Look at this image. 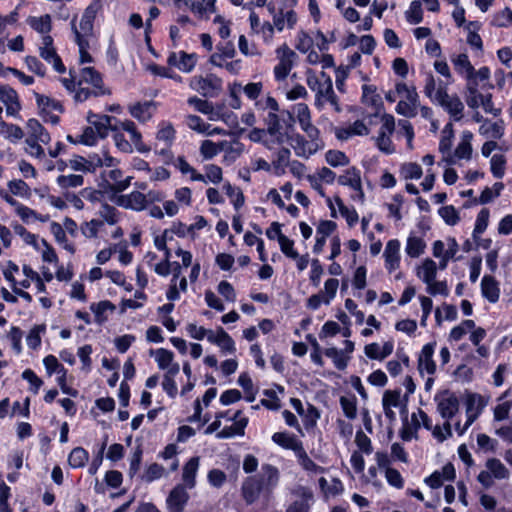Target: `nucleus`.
<instances>
[{
    "instance_id": "obj_26",
    "label": "nucleus",
    "mask_w": 512,
    "mask_h": 512,
    "mask_svg": "<svg viewBox=\"0 0 512 512\" xmlns=\"http://www.w3.org/2000/svg\"><path fill=\"white\" fill-rule=\"evenodd\" d=\"M401 406L402 401L400 390H386L383 393L382 407L387 419L394 421L396 419L394 408H400Z\"/></svg>"
},
{
    "instance_id": "obj_64",
    "label": "nucleus",
    "mask_w": 512,
    "mask_h": 512,
    "mask_svg": "<svg viewBox=\"0 0 512 512\" xmlns=\"http://www.w3.org/2000/svg\"><path fill=\"white\" fill-rule=\"evenodd\" d=\"M493 26L498 28H507L512 26V9L505 7L496 12L491 20Z\"/></svg>"
},
{
    "instance_id": "obj_13",
    "label": "nucleus",
    "mask_w": 512,
    "mask_h": 512,
    "mask_svg": "<svg viewBox=\"0 0 512 512\" xmlns=\"http://www.w3.org/2000/svg\"><path fill=\"white\" fill-rule=\"evenodd\" d=\"M473 139V134L470 131H463L460 137V142L458 143L454 153H451L448 156L443 157V161L447 164H456L459 160H469L472 156V145L471 141Z\"/></svg>"
},
{
    "instance_id": "obj_10",
    "label": "nucleus",
    "mask_w": 512,
    "mask_h": 512,
    "mask_svg": "<svg viewBox=\"0 0 512 512\" xmlns=\"http://www.w3.org/2000/svg\"><path fill=\"white\" fill-rule=\"evenodd\" d=\"M35 99L44 121L51 124H57L59 121V114L63 111V107L60 102L39 93H35Z\"/></svg>"
},
{
    "instance_id": "obj_57",
    "label": "nucleus",
    "mask_w": 512,
    "mask_h": 512,
    "mask_svg": "<svg viewBox=\"0 0 512 512\" xmlns=\"http://www.w3.org/2000/svg\"><path fill=\"white\" fill-rule=\"evenodd\" d=\"M27 23L32 29L40 34H43L44 36L48 35L52 28L51 16L48 14L42 15L40 17H28Z\"/></svg>"
},
{
    "instance_id": "obj_39",
    "label": "nucleus",
    "mask_w": 512,
    "mask_h": 512,
    "mask_svg": "<svg viewBox=\"0 0 512 512\" xmlns=\"http://www.w3.org/2000/svg\"><path fill=\"white\" fill-rule=\"evenodd\" d=\"M200 465V458L198 456L190 458L183 466L182 480L185 487L193 489L196 486V476Z\"/></svg>"
},
{
    "instance_id": "obj_5",
    "label": "nucleus",
    "mask_w": 512,
    "mask_h": 512,
    "mask_svg": "<svg viewBox=\"0 0 512 512\" xmlns=\"http://www.w3.org/2000/svg\"><path fill=\"white\" fill-rule=\"evenodd\" d=\"M264 122L266 125L264 129L265 147L267 149L273 150L288 141L290 135L277 114L268 113L264 118Z\"/></svg>"
},
{
    "instance_id": "obj_21",
    "label": "nucleus",
    "mask_w": 512,
    "mask_h": 512,
    "mask_svg": "<svg viewBox=\"0 0 512 512\" xmlns=\"http://www.w3.org/2000/svg\"><path fill=\"white\" fill-rule=\"evenodd\" d=\"M187 489L184 485L178 484L170 491L166 499L167 511L184 510L190 498Z\"/></svg>"
},
{
    "instance_id": "obj_44",
    "label": "nucleus",
    "mask_w": 512,
    "mask_h": 512,
    "mask_svg": "<svg viewBox=\"0 0 512 512\" xmlns=\"http://www.w3.org/2000/svg\"><path fill=\"white\" fill-rule=\"evenodd\" d=\"M447 93L446 87L440 82L436 83L435 78L432 75H429L426 78L425 86H424V94L433 102L437 103L440 99H443L444 95Z\"/></svg>"
},
{
    "instance_id": "obj_58",
    "label": "nucleus",
    "mask_w": 512,
    "mask_h": 512,
    "mask_svg": "<svg viewBox=\"0 0 512 512\" xmlns=\"http://www.w3.org/2000/svg\"><path fill=\"white\" fill-rule=\"evenodd\" d=\"M175 129L170 122H161L158 126L156 139L164 143L165 146H171L175 139Z\"/></svg>"
},
{
    "instance_id": "obj_54",
    "label": "nucleus",
    "mask_w": 512,
    "mask_h": 512,
    "mask_svg": "<svg viewBox=\"0 0 512 512\" xmlns=\"http://www.w3.org/2000/svg\"><path fill=\"white\" fill-rule=\"evenodd\" d=\"M399 175L403 180H418L423 175L422 167L416 162H404L399 167Z\"/></svg>"
},
{
    "instance_id": "obj_1",
    "label": "nucleus",
    "mask_w": 512,
    "mask_h": 512,
    "mask_svg": "<svg viewBox=\"0 0 512 512\" xmlns=\"http://www.w3.org/2000/svg\"><path fill=\"white\" fill-rule=\"evenodd\" d=\"M59 81L77 103L110 94L103 84L101 74L91 66L81 68L77 77L70 72L69 77H61Z\"/></svg>"
},
{
    "instance_id": "obj_3",
    "label": "nucleus",
    "mask_w": 512,
    "mask_h": 512,
    "mask_svg": "<svg viewBox=\"0 0 512 512\" xmlns=\"http://www.w3.org/2000/svg\"><path fill=\"white\" fill-rule=\"evenodd\" d=\"M305 76L307 86L315 93V107L322 110L326 104H330L336 112H340L341 108L334 92L330 76L325 72H321L320 75H317L312 69H307Z\"/></svg>"
},
{
    "instance_id": "obj_18",
    "label": "nucleus",
    "mask_w": 512,
    "mask_h": 512,
    "mask_svg": "<svg viewBox=\"0 0 512 512\" xmlns=\"http://www.w3.org/2000/svg\"><path fill=\"white\" fill-rule=\"evenodd\" d=\"M435 342L425 344L418 356V371L424 376L427 374L428 376H433L436 373L437 367L436 363L433 360V355L435 352Z\"/></svg>"
},
{
    "instance_id": "obj_2",
    "label": "nucleus",
    "mask_w": 512,
    "mask_h": 512,
    "mask_svg": "<svg viewBox=\"0 0 512 512\" xmlns=\"http://www.w3.org/2000/svg\"><path fill=\"white\" fill-rule=\"evenodd\" d=\"M103 4L101 0H92L84 9L79 21L74 16L70 22L74 41L79 50V62L81 64L91 63L93 58L89 53L91 41L94 37V21L102 12Z\"/></svg>"
},
{
    "instance_id": "obj_59",
    "label": "nucleus",
    "mask_w": 512,
    "mask_h": 512,
    "mask_svg": "<svg viewBox=\"0 0 512 512\" xmlns=\"http://www.w3.org/2000/svg\"><path fill=\"white\" fill-rule=\"evenodd\" d=\"M204 174H202L203 183L219 184L223 180L222 168L216 164H207L204 166Z\"/></svg>"
},
{
    "instance_id": "obj_43",
    "label": "nucleus",
    "mask_w": 512,
    "mask_h": 512,
    "mask_svg": "<svg viewBox=\"0 0 512 512\" xmlns=\"http://www.w3.org/2000/svg\"><path fill=\"white\" fill-rule=\"evenodd\" d=\"M257 477L260 479V483L265 490H271L278 483L279 471L276 467L270 464H264L261 467V473L257 475Z\"/></svg>"
},
{
    "instance_id": "obj_6",
    "label": "nucleus",
    "mask_w": 512,
    "mask_h": 512,
    "mask_svg": "<svg viewBox=\"0 0 512 512\" xmlns=\"http://www.w3.org/2000/svg\"><path fill=\"white\" fill-rule=\"evenodd\" d=\"M396 92L400 98L395 109L396 112L405 117H414L417 114L416 109L419 99L416 88L408 86L404 82H397Z\"/></svg>"
},
{
    "instance_id": "obj_33",
    "label": "nucleus",
    "mask_w": 512,
    "mask_h": 512,
    "mask_svg": "<svg viewBox=\"0 0 512 512\" xmlns=\"http://www.w3.org/2000/svg\"><path fill=\"white\" fill-rule=\"evenodd\" d=\"M149 355L154 357L158 368L161 370L170 371L172 368H176V370H180V366L178 363L174 362V354L172 351L167 350L165 348L151 349L149 351Z\"/></svg>"
},
{
    "instance_id": "obj_31",
    "label": "nucleus",
    "mask_w": 512,
    "mask_h": 512,
    "mask_svg": "<svg viewBox=\"0 0 512 512\" xmlns=\"http://www.w3.org/2000/svg\"><path fill=\"white\" fill-rule=\"evenodd\" d=\"M436 104L443 107L455 121H459L463 117L464 105L457 95H449L446 93L443 99Z\"/></svg>"
},
{
    "instance_id": "obj_7",
    "label": "nucleus",
    "mask_w": 512,
    "mask_h": 512,
    "mask_svg": "<svg viewBox=\"0 0 512 512\" xmlns=\"http://www.w3.org/2000/svg\"><path fill=\"white\" fill-rule=\"evenodd\" d=\"M395 126L396 123L393 115L385 113L381 116V126L375 138V144L377 148L385 154L395 152V146L391 139L395 131Z\"/></svg>"
},
{
    "instance_id": "obj_12",
    "label": "nucleus",
    "mask_w": 512,
    "mask_h": 512,
    "mask_svg": "<svg viewBox=\"0 0 512 512\" xmlns=\"http://www.w3.org/2000/svg\"><path fill=\"white\" fill-rule=\"evenodd\" d=\"M437 411L446 421H450L459 410L458 397L451 391L445 390L435 396Z\"/></svg>"
},
{
    "instance_id": "obj_63",
    "label": "nucleus",
    "mask_w": 512,
    "mask_h": 512,
    "mask_svg": "<svg viewBox=\"0 0 512 512\" xmlns=\"http://www.w3.org/2000/svg\"><path fill=\"white\" fill-rule=\"evenodd\" d=\"M88 459V452L82 447H76L70 452L68 463L72 468H81L86 465Z\"/></svg>"
},
{
    "instance_id": "obj_29",
    "label": "nucleus",
    "mask_w": 512,
    "mask_h": 512,
    "mask_svg": "<svg viewBox=\"0 0 512 512\" xmlns=\"http://www.w3.org/2000/svg\"><path fill=\"white\" fill-rule=\"evenodd\" d=\"M210 343L218 346L223 354H234L236 352L235 341L222 327L214 330Z\"/></svg>"
},
{
    "instance_id": "obj_8",
    "label": "nucleus",
    "mask_w": 512,
    "mask_h": 512,
    "mask_svg": "<svg viewBox=\"0 0 512 512\" xmlns=\"http://www.w3.org/2000/svg\"><path fill=\"white\" fill-rule=\"evenodd\" d=\"M276 57L278 64L274 67V76L276 80L282 81L292 70L297 55L287 44H282L276 49Z\"/></svg>"
},
{
    "instance_id": "obj_38",
    "label": "nucleus",
    "mask_w": 512,
    "mask_h": 512,
    "mask_svg": "<svg viewBox=\"0 0 512 512\" xmlns=\"http://www.w3.org/2000/svg\"><path fill=\"white\" fill-rule=\"evenodd\" d=\"M297 23V15L294 10L289 9L284 11L280 9L277 15L272 18V26L278 32H282L287 25V28L293 29Z\"/></svg>"
},
{
    "instance_id": "obj_14",
    "label": "nucleus",
    "mask_w": 512,
    "mask_h": 512,
    "mask_svg": "<svg viewBox=\"0 0 512 512\" xmlns=\"http://www.w3.org/2000/svg\"><path fill=\"white\" fill-rule=\"evenodd\" d=\"M384 267L389 274L394 273L401 265V243L398 239L389 240L383 251Z\"/></svg>"
},
{
    "instance_id": "obj_15",
    "label": "nucleus",
    "mask_w": 512,
    "mask_h": 512,
    "mask_svg": "<svg viewBox=\"0 0 512 512\" xmlns=\"http://www.w3.org/2000/svg\"><path fill=\"white\" fill-rule=\"evenodd\" d=\"M354 348V342L350 340H345L343 349L329 347L325 349L324 354L332 360L334 366L338 370H344L348 366Z\"/></svg>"
},
{
    "instance_id": "obj_45",
    "label": "nucleus",
    "mask_w": 512,
    "mask_h": 512,
    "mask_svg": "<svg viewBox=\"0 0 512 512\" xmlns=\"http://www.w3.org/2000/svg\"><path fill=\"white\" fill-rule=\"evenodd\" d=\"M481 293L489 302L495 303L500 296V289L497 281L490 275H485L481 280Z\"/></svg>"
},
{
    "instance_id": "obj_49",
    "label": "nucleus",
    "mask_w": 512,
    "mask_h": 512,
    "mask_svg": "<svg viewBox=\"0 0 512 512\" xmlns=\"http://www.w3.org/2000/svg\"><path fill=\"white\" fill-rule=\"evenodd\" d=\"M28 138L39 140L42 144H48L51 140L49 133L36 119L27 121Z\"/></svg>"
},
{
    "instance_id": "obj_62",
    "label": "nucleus",
    "mask_w": 512,
    "mask_h": 512,
    "mask_svg": "<svg viewBox=\"0 0 512 512\" xmlns=\"http://www.w3.org/2000/svg\"><path fill=\"white\" fill-rule=\"evenodd\" d=\"M486 468L492 477L496 479H506L509 477V471L505 465L496 458L488 459L486 462Z\"/></svg>"
},
{
    "instance_id": "obj_53",
    "label": "nucleus",
    "mask_w": 512,
    "mask_h": 512,
    "mask_svg": "<svg viewBox=\"0 0 512 512\" xmlns=\"http://www.w3.org/2000/svg\"><path fill=\"white\" fill-rule=\"evenodd\" d=\"M291 152L287 148H281L276 153L275 159L272 161V171L275 175L281 176L285 173L289 164Z\"/></svg>"
},
{
    "instance_id": "obj_41",
    "label": "nucleus",
    "mask_w": 512,
    "mask_h": 512,
    "mask_svg": "<svg viewBox=\"0 0 512 512\" xmlns=\"http://www.w3.org/2000/svg\"><path fill=\"white\" fill-rule=\"evenodd\" d=\"M223 54L214 53L210 56L209 62L217 67L226 69L229 73L236 75L242 69L241 60H228Z\"/></svg>"
},
{
    "instance_id": "obj_52",
    "label": "nucleus",
    "mask_w": 512,
    "mask_h": 512,
    "mask_svg": "<svg viewBox=\"0 0 512 512\" xmlns=\"http://www.w3.org/2000/svg\"><path fill=\"white\" fill-rule=\"evenodd\" d=\"M466 89L467 105L472 109L480 107L481 103H483L486 94H482L478 91L477 82L474 79L467 81Z\"/></svg>"
},
{
    "instance_id": "obj_40",
    "label": "nucleus",
    "mask_w": 512,
    "mask_h": 512,
    "mask_svg": "<svg viewBox=\"0 0 512 512\" xmlns=\"http://www.w3.org/2000/svg\"><path fill=\"white\" fill-rule=\"evenodd\" d=\"M486 403L482 396L477 394H472L467 398L466 402V415H467V425H471L481 414L484 409Z\"/></svg>"
},
{
    "instance_id": "obj_27",
    "label": "nucleus",
    "mask_w": 512,
    "mask_h": 512,
    "mask_svg": "<svg viewBox=\"0 0 512 512\" xmlns=\"http://www.w3.org/2000/svg\"><path fill=\"white\" fill-rule=\"evenodd\" d=\"M369 134V128L361 120L345 126L335 128V136L340 141H346L354 136H365Z\"/></svg>"
},
{
    "instance_id": "obj_42",
    "label": "nucleus",
    "mask_w": 512,
    "mask_h": 512,
    "mask_svg": "<svg viewBox=\"0 0 512 512\" xmlns=\"http://www.w3.org/2000/svg\"><path fill=\"white\" fill-rule=\"evenodd\" d=\"M426 242L416 234H409L406 239L405 253L410 258H418L425 253Z\"/></svg>"
},
{
    "instance_id": "obj_47",
    "label": "nucleus",
    "mask_w": 512,
    "mask_h": 512,
    "mask_svg": "<svg viewBox=\"0 0 512 512\" xmlns=\"http://www.w3.org/2000/svg\"><path fill=\"white\" fill-rule=\"evenodd\" d=\"M132 117L141 123H146L152 118L154 108L151 102L136 103L129 106Z\"/></svg>"
},
{
    "instance_id": "obj_22",
    "label": "nucleus",
    "mask_w": 512,
    "mask_h": 512,
    "mask_svg": "<svg viewBox=\"0 0 512 512\" xmlns=\"http://www.w3.org/2000/svg\"><path fill=\"white\" fill-rule=\"evenodd\" d=\"M0 101L4 104L7 115L18 116L21 104L18 94L13 88L7 85H0Z\"/></svg>"
},
{
    "instance_id": "obj_32",
    "label": "nucleus",
    "mask_w": 512,
    "mask_h": 512,
    "mask_svg": "<svg viewBox=\"0 0 512 512\" xmlns=\"http://www.w3.org/2000/svg\"><path fill=\"white\" fill-rule=\"evenodd\" d=\"M455 478V468L451 463L446 464L441 470L433 472L424 482L432 489L441 487L444 481H450Z\"/></svg>"
},
{
    "instance_id": "obj_11",
    "label": "nucleus",
    "mask_w": 512,
    "mask_h": 512,
    "mask_svg": "<svg viewBox=\"0 0 512 512\" xmlns=\"http://www.w3.org/2000/svg\"><path fill=\"white\" fill-rule=\"evenodd\" d=\"M338 183L347 186L354 191L351 196L354 201H364V191L362 188L361 172L356 167L346 169L343 174L338 177Z\"/></svg>"
},
{
    "instance_id": "obj_24",
    "label": "nucleus",
    "mask_w": 512,
    "mask_h": 512,
    "mask_svg": "<svg viewBox=\"0 0 512 512\" xmlns=\"http://www.w3.org/2000/svg\"><path fill=\"white\" fill-rule=\"evenodd\" d=\"M185 123L191 130L206 136L225 135L226 131L219 127H212L197 115L186 116Z\"/></svg>"
},
{
    "instance_id": "obj_30",
    "label": "nucleus",
    "mask_w": 512,
    "mask_h": 512,
    "mask_svg": "<svg viewBox=\"0 0 512 512\" xmlns=\"http://www.w3.org/2000/svg\"><path fill=\"white\" fill-rule=\"evenodd\" d=\"M146 196L140 191H132L128 194L118 197L117 203L134 211H143L147 208Z\"/></svg>"
},
{
    "instance_id": "obj_61",
    "label": "nucleus",
    "mask_w": 512,
    "mask_h": 512,
    "mask_svg": "<svg viewBox=\"0 0 512 512\" xmlns=\"http://www.w3.org/2000/svg\"><path fill=\"white\" fill-rule=\"evenodd\" d=\"M453 137V126L451 123H448L442 130V136L439 142V151L443 154L444 157L448 156L451 152Z\"/></svg>"
},
{
    "instance_id": "obj_60",
    "label": "nucleus",
    "mask_w": 512,
    "mask_h": 512,
    "mask_svg": "<svg viewBox=\"0 0 512 512\" xmlns=\"http://www.w3.org/2000/svg\"><path fill=\"white\" fill-rule=\"evenodd\" d=\"M475 328V322L473 320H464L459 325L453 327L449 333V341L458 342L467 333H470Z\"/></svg>"
},
{
    "instance_id": "obj_35",
    "label": "nucleus",
    "mask_w": 512,
    "mask_h": 512,
    "mask_svg": "<svg viewBox=\"0 0 512 512\" xmlns=\"http://www.w3.org/2000/svg\"><path fill=\"white\" fill-rule=\"evenodd\" d=\"M505 124L499 119L497 121L484 120L479 127V133L487 139L498 140L504 135Z\"/></svg>"
},
{
    "instance_id": "obj_25",
    "label": "nucleus",
    "mask_w": 512,
    "mask_h": 512,
    "mask_svg": "<svg viewBox=\"0 0 512 512\" xmlns=\"http://www.w3.org/2000/svg\"><path fill=\"white\" fill-rule=\"evenodd\" d=\"M455 71L467 81L474 79L475 69L466 53H453L450 56Z\"/></svg>"
},
{
    "instance_id": "obj_23",
    "label": "nucleus",
    "mask_w": 512,
    "mask_h": 512,
    "mask_svg": "<svg viewBox=\"0 0 512 512\" xmlns=\"http://www.w3.org/2000/svg\"><path fill=\"white\" fill-rule=\"evenodd\" d=\"M117 128H122L129 135V142L133 144V150L136 149L140 153H147L150 148L142 141V135L137 129L135 123L131 120L117 121Z\"/></svg>"
},
{
    "instance_id": "obj_56",
    "label": "nucleus",
    "mask_w": 512,
    "mask_h": 512,
    "mask_svg": "<svg viewBox=\"0 0 512 512\" xmlns=\"http://www.w3.org/2000/svg\"><path fill=\"white\" fill-rule=\"evenodd\" d=\"M222 141L203 140L199 146V153L203 160L208 161L221 153Z\"/></svg>"
},
{
    "instance_id": "obj_28",
    "label": "nucleus",
    "mask_w": 512,
    "mask_h": 512,
    "mask_svg": "<svg viewBox=\"0 0 512 512\" xmlns=\"http://www.w3.org/2000/svg\"><path fill=\"white\" fill-rule=\"evenodd\" d=\"M221 152L223 153L222 163L231 165L245 152V146L239 140H222Z\"/></svg>"
},
{
    "instance_id": "obj_46",
    "label": "nucleus",
    "mask_w": 512,
    "mask_h": 512,
    "mask_svg": "<svg viewBox=\"0 0 512 512\" xmlns=\"http://www.w3.org/2000/svg\"><path fill=\"white\" fill-rule=\"evenodd\" d=\"M416 275L423 282H431L437 276V264L431 258H425L419 266L416 267Z\"/></svg>"
},
{
    "instance_id": "obj_20",
    "label": "nucleus",
    "mask_w": 512,
    "mask_h": 512,
    "mask_svg": "<svg viewBox=\"0 0 512 512\" xmlns=\"http://www.w3.org/2000/svg\"><path fill=\"white\" fill-rule=\"evenodd\" d=\"M87 121L91 127H94L97 135L103 139L108 136L109 131H112L114 123L118 120L105 114H96L89 111L87 114Z\"/></svg>"
},
{
    "instance_id": "obj_9",
    "label": "nucleus",
    "mask_w": 512,
    "mask_h": 512,
    "mask_svg": "<svg viewBox=\"0 0 512 512\" xmlns=\"http://www.w3.org/2000/svg\"><path fill=\"white\" fill-rule=\"evenodd\" d=\"M189 86L192 90L203 96H214L222 88V80L217 76L210 74L205 77L194 76L190 79Z\"/></svg>"
},
{
    "instance_id": "obj_50",
    "label": "nucleus",
    "mask_w": 512,
    "mask_h": 512,
    "mask_svg": "<svg viewBox=\"0 0 512 512\" xmlns=\"http://www.w3.org/2000/svg\"><path fill=\"white\" fill-rule=\"evenodd\" d=\"M90 309L95 315V322L102 324L108 319V314L115 311L116 307L110 301L104 300L98 303H92Z\"/></svg>"
},
{
    "instance_id": "obj_4",
    "label": "nucleus",
    "mask_w": 512,
    "mask_h": 512,
    "mask_svg": "<svg viewBox=\"0 0 512 512\" xmlns=\"http://www.w3.org/2000/svg\"><path fill=\"white\" fill-rule=\"evenodd\" d=\"M303 131L307 138L296 133L290 135L288 141L296 156L308 159L317 151L323 149L324 143L320 138L319 130H314L315 133H310L308 130Z\"/></svg>"
},
{
    "instance_id": "obj_51",
    "label": "nucleus",
    "mask_w": 512,
    "mask_h": 512,
    "mask_svg": "<svg viewBox=\"0 0 512 512\" xmlns=\"http://www.w3.org/2000/svg\"><path fill=\"white\" fill-rule=\"evenodd\" d=\"M15 213L26 224H30L35 221L48 222L50 219V216L48 214H39L35 210H33L23 204H21L18 207V209L15 211Z\"/></svg>"
},
{
    "instance_id": "obj_55",
    "label": "nucleus",
    "mask_w": 512,
    "mask_h": 512,
    "mask_svg": "<svg viewBox=\"0 0 512 512\" xmlns=\"http://www.w3.org/2000/svg\"><path fill=\"white\" fill-rule=\"evenodd\" d=\"M216 0H201L199 2H186L188 7L194 14L200 18L207 17L209 14L215 11Z\"/></svg>"
},
{
    "instance_id": "obj_19",
    "label": "nucleus",
    "mask_w": 512,
    "mask_h": 512,
    "mask_svg": "<svg viewBox=\"0 0 512 512\" xmlns=\"http://www.w3.org/2000/svg\"><path fill=\"white\" fill-rule=\"evenodd\" d=\"M167 63L181 72L190 73L197 63V55L194 53L189 54L185 51L170 52Z\"/></svg>"
},
{
    "instance_id": "obj_48",
    "label": "nucleus",
    "mask_w": 512,
    "mask_h": 512,
    "mask_svg": "<svg viewBox=\"0 0 512 512\" xmlns=\"http://www.w3.org/2000/svg\"><path fill=\"white\" fill-rule=\"evenodd\" d=\"M272 440L277 445L290 449L296 453L303 445L294 435L285 432H276L272 435Z\"/></svg>"
},
{
    "instance_id": "obj_36",
    "label": "nucleus",
    "mask_w": 512,
    "mask_h": 512,
    "mask_svg": "<svg viewBox=\"0 0 512 512\" xmlns=\"http://www.w3.org/2000/svg\"><path fill=\"white\" fill-rule=\"evenodd\" d=\"M292 111L302 130H308L310 133H315L314 130H318V128L312 124L311 112L307 104L297 103L293 106Z\"/></svg>"
},
{
    "instance_id": "obj_17",
    "label": "nucleus",
    "mask_w": 512,
    "mask_h": 512,
    "mask_svg": "<svg viewBox=\"0 0 512 512\" xmlns=\"http://www.w3.org/2000/svg\"><path fill=\"white\" fill-rule=\"evenodd\" d=\"M233 421L230 426H225L222 430L216 433L218 439H228L235 436H243L245 434V428L248 424V418L245 417L241 410H237L233 416L228 418Z\"/></svg>"
},
{
    "instance_id": "obj_34",
    "label": "nucleus",
    "mask_w": 512,
    "mask_h": 512,
    "mask_svg": "<svg viewBox=\"0 0 512 512\" xmlns=\"http://www.w3.org/2000/svg\"><path fill=\"white\" fill-rule=\"evenodd\" d=\"M394 342L389 340L384 342L382 346L378 343H370L364 347L365 355L372 360L382 361L393 353Z\"/></svg>"
},
{
    "instance_id": "obj_37",
    "label": "nucleus",
    "mask_w": 512,
    "mask_h": 512,
    "mask_svg": "<svg viewBox=\"0 0 512 512\" xmlns=\"http://www.w3.org/2000/svg\"><path fill=\"white\" fill-rule=\"evenodd\" d=\"M264 490L257 476L248 477L242 485V494L247 503L256 501L260 493Z\"/></svg>"
},
{
    "instance_id": "obj_16",
    "label": "nucleus",
    "mask_w": 512,
    "mask_h": 512,
    "mask_svg": "<svg viewBox=\"0 0 512 512\" xmlns=\"http://www.w3.org/2000/svg\"><path fill=\"white\" fill-rule=\"evenodd\" d=\"M39 54L42 59L53 66L55 71L59 73L65 72V66L53 47V39L51 36L45 35L42 37V41L39 46Z\"/></svg>"
}]
</instances>
